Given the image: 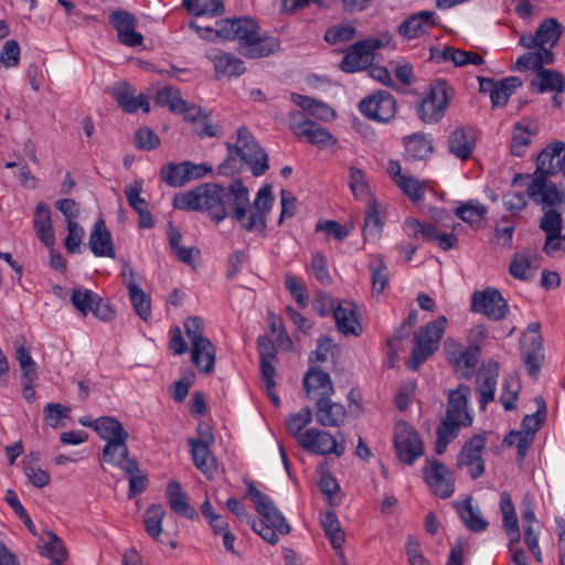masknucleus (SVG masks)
Returning a JSON list of instances; mask_svg holds the SVG:
<instances>
[{"instance_id": "f03ea898", "label": "nucleus", "mask_w": 565, "mask_h": 565, "mask_svg": "<svg viewBox=\"0 0 565 565\" xmlns=\"http://www.w3.org/2000/svg\"><path fill=\"white\" fill-rule=\"evenodd\" d=\"M227 158L218 166L217 170L222 175H232L246 166L255 177L264 174L268 166V156L258 145L246 126L237 129V142L226 143Z\"/></svg>"}, {"instance_id": "b1692460", "label": "nucleus", "mask_w": 565, "mask_h": 565, "mask_svg": "<svg viewBox=\"0 0 565 565\" xmlns=\"http://www.w3.org/2000/svg\"><path fill=\"white\" fill-rule=\"evenodd\" d=\"M302 383L306 395L310 399L331 396L334 393L329 373L313 366L305 373Z\"/></svg>"}, {"instance_id": "49530a36", "label": "nucleus", "mask_w": 565, "mask_h": 565, "mask_svg": "<svg viewBox=\"0 0 565 565\" xmlns=\"http://www.w3.org/2000/svg\"><path fill=\"white\" fill-rule=\"evenodd\" d=\"M166 515V510L161 504H151L143 513V523L146 532L156 541H160L162 533V520Z\"/></svg>"}, {"instance_id": "e2e57ef3", "label": "nucleus", "mask_w": 565, "mask_h": 565, "mask_svg": "<svg viewBox=\"0 0 565 565\" xmlns=\"http://www.w3.org/2000/svg\"><path fill=\"white\" fill-rule=\"evenodd\" d=\"M20 45L15 40H8L0 51V65L6 68L14 67L20 62Z\"/></svg>"}, {"instance_id": "f3484780", "label": "nucleus", "mask_w": 565, "mask_h": 565, "mask_svg": "<svg viewBox=\"0 0 565 565\" xmlns=\"http://www.w3.org/2000/svg\"><path fill=\"white\" fill-rule=\"evenodd\" d=\"M128 439L109 440L103 447L99 459L114 467L122 469L127 475L139 472V463L130 457Z\"/></svg>"}, {"instance_id": "58836bf2", "label": "nucleus", "mask_w": 565, "mask_h": 565, "mask_svg": "<svg viewBox=\"0 0 565 565\" xmlns=\"http://www.w3.org/2000/svg\"><path fill=\"white\" fill-rule=\"evenodd\" d=\"M185 119L193 124V132L199 137L204 138L218 136L220 127L214 126L210 120V116L202 113V110L196 106L192 105V108L188 115H185Z\"/></svg>"}, {"instance_id": "603ef678", "label": "nucleus", "mask_w": 565, "mask_h": 565, "mask_svg": "<svg viewBox=\"0 0 565 565\" xmlns=\"http://www.w3.org/2000/svg\"><path fill=\"white\" fill-rule=\"evenodd\" d=\"M21 342L17 345L15 356L20 364L22 371V379H38V365L35 361L32 359L30 351L25 348V339L21 337L17 340V343Z\"/></svg>"}, {"instance_id": "cd10ccee", "label": "nucleus", "mask_w": 565, "mask_h": 565, "mask_svg": "<svg viewBox=\"0 0 565 565\" xmlns=\"http://www.w3.org/2000/svg\"><path fill=\"white\" fill-rule=\"evenodd\" d=\"M530 87L536 94L550 92L559 95L565 90V76L559 71L542 68L535 73Z\"/></svg>"}, {"instance_id": "37998d69", "label": "nucleus", "mask_w": 565, "mask_h": 565, "mask_svg": "<svg viewBox=\"0 0 565 565\" xmlns=\"http://www.w3.org/2000/svg\"><path fill=\"white\" fill-rule=\"evenodd\" d=\"M182 4L195 17H218L225 11L222 0H183Z\"/></svg>"}, {"instance_id": "9d476101", "label": "nucleus", "mask_w": 565, "mask_h": 565, "mask_svg": "<svg viewBox=\"0 0 565 565\" xmlns=\"http://www.w3.org/2000/svg\"><path fill=\"white\" fill-rule=\"evenodd\" d=\"M289 127L298 138H306L309 143L327 147L337 142L331 132L321 125L308 119L301 111H291Z\"/></svg>"}, {"instance_id": "a878e982", "label": "nucleus", "mask_w": 565, "mask_h": 565, "mask_svg": "<svg viewBox=\"0 0 565 565\" xmlns=\"http://www.w3.org/2000/svg\"><path fill=\"white\" fill-rule=\"evenodd\" d=\"M331 396L319 397L316 402L317 422L324 427H338L345 417L347 411L340 403L332 402Z\"/></svg>"}, {"instance_id": "c756f323", "label": "nucleus", "mask_w": 565, "mask_h": 565, "mask_svg": "<svg viewBox=\"0 0 565 565\" xmlns=\"http://www.w3.org/2000/svg\"><path fill=\"white\" fill-rule=\"evenodd\" d=\"M33 226L40 241L52 247L55 243L54 230L52 226L51 209L46 203H39L34 211Z\"/></svg>"}, {"instance_id": "69168bd1", "label": "nucleus", "mask_w": 565, "mask_h": 565, "mask_svg": "<svg viewBox=\"0 0 565 565\" xmlns=\"http://www.w3.org/2000/svg\"><path fill=\"white\" fill-rule=\"evenodd\" d=\"M396 184L414 202L420 201L425 195L423 184L412 175L402 177Z\"/></svg>"}, {"instance_id": "f257e3e1", "label": "nucleus", "mask_w": 565, "mask_h": 565, "mask_svg": "<svg viewBox=\"0 0 565 565\" xmlns=\"http://www.w3.org/2000/svg\"><path fill=\"white\" fill-rule=\"evenodd\" d=\"M274 201L271 188L266 184L257 192L249 211L248 189L241 180H234L227 188L217 183H203L178 193L173 196L172 205L178 210L205 212L216 224L231 216L246 232L264 233Z\"/></svg>"}, {"instance_id": "79ce46f5", "label": "nucleus", "mask_w": 565, "mask_h": 565, "mask_svg": "<svg viewBox=\"0 0 565 565\" xmlns=\"http://www.w3.org/2000/svg\"><path fill=\"white\" fill-rule=\"evenodd\" d=\"M43 551L41 554L51 559V562H64L68 554L64 542L52 531H45L41 537Z\"/></svg>"}, {"instance_id": "2f4dec72", "label": "nucleus", "mask_w": 565, "mask_h": 565, "mask_svg": "<svg viewBox=\"0 0 565 565\" xmlns=\"http://www.w3.org/2000/svg\"><path fill=\"white\" fill-rule=\"evenodd\" d=\"M475 146L476 142L472 134L468 132L463 127L455 129L449 135V152L462 161L471 157Z\"/></svg>"}, {"instance_id": "338daca9", "label": "nucleus", "mask_w": 565, "mask_h": 565, "mask_svg": "<svg viewBox=\"0 0 565 565\" xmlns=\"http://www.w3.org/2000/svg\"><path fill=\"white\" fill-rule=\"evenodd\" d=\"M67 236L64 244L68 253L75 254L81 252V244L85 236L84 228L77 222H70L67 224Z\"/></svg>"}, {"instance_id": "72a5a7b5", "label": "nucleus", "mask_w": 565, "mask_h": 565, "mask_svg": "<svg viewBox=\"0 0 565 565\" xmlns=\"http://www.w3.org/2000/svg\"><path fill=\"white\" fill-rule=\"evenodd\" d=\"M94 430L97 435L108 443L109 440L128 439L129 434L122 424L111 416H103L94 420Z\"/></svg>"}, {"instance_id": "4be33fe9", "label": "nucleus", "mask_w": 565, "mask_h": 565, "mask_svg": "<svg viewBox=\"0 0 565 565\" xmlns=\"http://www.w3.org/2000/svg\"><path fill=\"white\" fill-rule=\"evenodd\" d=\"M326 302L330 306L333 312V317L337 323V328L343 334L358 335L361 326L358 319L356 306L351 301H340L337 307L333 308L331 299L326 297Z\"/></svg>"}, {"instance_id": "09e8293b", "label": "nucleus", "mask_w": 565, "mask_h": 565, "mask_svg": "<svg viewBox=\"0 0 565 565\" xmlns=\"http://www.w3.org/2000/svg\"><path fill=\"white\" fill-rule=\"evenodd\" d=\"M185 161L180 163L169 162L160 170V179L173 188H181L189 182Z\"/></svg>"}, {"instance_id": "5701e85b", "label": "nucleus", "mask_w": 565, "mask_h": 565, "mask_svg": "<svg viewBox=\"0 0 565 565\" xmlns=\"http://www.w3.org/2000/svg\"><path fill=\"white\" fill-rule=\"evenodd\" d=\"M436 25L435 12L419 11L407 17L397 28V33L407 40L417 39Z\"/></svg>"}, {"instance_id": "6e6d98bb", "label": "nucleus", "mask_w": 565, "mask_h": 565, "mask_svg": "<svg viewBox=\"0 0 565 565\" xmlns=\"http://www.w3.org/2000/svg\"><path fill=\"white\" fill-rule=\"evenodd\" d=\"M527 127L522 126L520 122L513 127L511 140V153L516 157L524 156L527 147L531 143V136L534 135Z\"/></svg>"}, {"instance_id": "423d86ee", "label": "nucleus", "mask_w": 565, "mask_h": 565, "mask_svg": "<svg viewBox=\"0 0 565 565\" xmlns=\"http://www.w3.org/2000/svg\"><path fill=\"white\" fill-rule=\"evenodd\" d=\"M338 436L341 438L340 440L326 430L311 428L298 437V444L312 454H334L339 457L345 450V438L342 433H338Z\"/></svg>"}, {"instance_id": "864d4df0", "label": "nucleus", "mask_w": 565, "mask_h": 565, "mask_svg": "<svg viewBox=\"0 0 565 565\" xmlns=\"http://www.w3.org/2000/svg\"><path fill=\"white\" fill-rule=\"evenodd\" d=\"M536 34L541 45L550 43L553 47L562 35V25L555 18L545 19L536 29Z\"/></svg>"}, {"instance_id": "3c124183", "label": "nucleus", "mask_w": 565, "mask_h": 565, "mask_svg": "<svg viewBox=\"0 0 565 565\" xmlns=\"http://www.w3.org/2000/svg\"><path fill=\"white\" fill-rule=\"evenodd\" d=\"M369 269L371 271L373 292L381 294L388 285V268L383 256L377 255L369 264Z\"/></svg>"}, {"instance_id": "e433bc0d", "label": "nucleus", "mask_w": 565, "mask_h": 565, "mask_svg": "<svg viewBox=\"0 0 565 565\" xmlns=\"http://www.w3.org/2000/svg\"><path fill=\"white\" fill-rule=\"evenodd\" d=\"M557 156V150L553 141L539 153L534 177L545 175V178H547V175L557 174L561 171Z\"/></svg>"}, {"instance_id": "393cba45", "label": "nucleus", "mask_w": 565, "mask_h": 565, "mask_svg": "<svg viewBox=\"0 0 565 565\" xmlns=\"http://www.w3.org/2000/svg\"><path fill=\"white\" fill-rule=\"evenodd\" d=\"M207 57L213 63L217 76L238 77L246 72L244 62L232 53L213 49L207 53Z\"/></svg>"}, {"instance_id": "a18cd8bd", "label": "nucleus", "mask_w": 565, "mask_h": 565, "mask_svg": "<svg viewBox=\"0 0 565 565\" xmlns=\"http://www.w3.org/2000/svg\"><path fill=\"white\" fill-rule=\"evenodd\" d=\"M321 526L334 550H340L345 541L344 531L333 511H328L321 520Z\"/></svg>"}, {"instance_id": "bf43d9fd", "label": "nucleus", "mask_w": 565, "mask_h": 565, "mask_svg": "<svg viewBox=\"0 0 565 565\" xmlns=\"http://www.w3.org/2000/svg\"><path fill=\"white\" fill-rule=\"evenodd\" d=\"M532 266L531 256L526 253H515L509 267V274L519 280H527Z\"/></svg>"}, {"instance_id": "0eeeda50", "label": "nucleus", "mask_w": 565, "mask_h": 565, "mask_svg": "<svg viewBox=\"0 0 565 565\" xmlns=\"http://www.w3.org/2000/svg\"><path fill=\"white\" fill-rule=\"evenodd\" d=\"M215 36L226 41H237V47H243L253 35L260 31V25L249 17L221 19L215 23Z\"/></svg>"}, {"instance_id": "4c0bfd02", "label": "nucleus", "mask_w": 565, "mask_h": 565, "mask_svg": "<svg viewBox=\"0 0 565 565\" xmlns=\"http://www.w3.org/2000/svg\"><path fill=\"white\" fill-rule=\"evenodd\" d=\"M370 65V56L363 46H358V42L352 44L343 56L340 68L345 73H355L366 68Z\"/></svg>"}, {"instance_id": "39448f33", "label": "nucleus", "mask_w": 565, "mask_h": 565, "mask_svg": "<svg viewBox=\"0 0 565 565\" xmlns=\"http://www.w3.org/2000/svg\"><path fill=\"white\" fill-rule=\"evenodd\" d=\"M521 359L525 365L527 374L532 379H537L544 364L545 355L543 348V338L540 333V323L532 322L527 326L520 340Z\"/></svg>"}, {"instance_id": "1a4fd4ad", "label": "nucleus", "mask_w": 565, "mask_h": 565, "mask_svg": "<svg viewBox=\"0 0 565 565\" xmlns=\"http://www.w3.org/2000/svg\"><path fill=\"white\" fill-rule=\"evenodd\" d=\"M394 446L398 459L406 465H413L424 454L423 443L418 433L405 422H399L395 425Z\"/></svg>"}, {"instance_id": "774afa93", "label": "nucleus", "mask_w": 565, "mask_h": 565, "mask_svg": "<svg viewBox=\"0 0 565 565\" xmlns=\"http://www.w3.org/2000/svg\"><path fill=\"white\" fill-rule=\"evenodd\" d=\"M356 35V29L352 25H339L330 28L324 33V40L330 44L348 42Z\"/></svg>"}, {"instance_id": "473e14b6", "label": "nucleus", "mask_w": 565, "mask_h": 565, "mask_svg": "<svg viewBox=\"0 0 565 565\" xmlns=\"http://www.w3.org/2000/svg\"><path fill=\"white\" fill-rule=\"evenodd\" d=\"M522 85L523 82L518 76H509L501 81H495V86H493V88H489L492 107L505 106L509 102V98Z\"/></svg>"}, {"instance_id": "dca6fc26", "label": "nucleus", "mask_w": 565, "mask_h": 565, "mask_svg": "<svg viewBox=\"0 0 565 565\" xmlns=\"http://www.w3.org/2000/svg\"><path fill=\"white\" fill-rule=\"evenodd\" d=\"M108 20L117 31L119 43L129 47L142 45L143 35L136 31L138 20L135 14L126 10H116L108 15Z\"/></svg>"}, {"instance_id": "5fc2aeb1", "label": "nucleus", "mask_w": 565, "mask_h": 565, "mask_svg": "<svg viewBox=\"0 0 565 565\" xmlns=\"http://www.w3.org/2000/svg\"><path fill=\"white\" fill-rule=\"evenodd\" d=\"M184 329L188 338L191 340V343L194 347L195 355H198V351L200 347L204 349L211 348V340L205 338L202 333V322L198 317H190L184 322Z\"/></svg>"}, {"instance_id": "412c9836", "label": "nucleus", "mask_w": 565, "mask_h": 565, "mask_svg": "<svg viewBox=\"0 0 565 565\" xmlns=\"http://www.w3.org/2000/svg\"><path fill=\"white\" fill-rule=\"evenodd\" d=\"M113 97L126 113H136L142 109L145 113L150 111V103L145 94L136 96V89L127 82H120L113 88Z\"/></svg>"}, {"instance_id": "ea45409f", "label": "nucleus", "mask_w": 565, "mask_h": 565, "mask_svg": "<svg viewBox=\"0 0 565 565\" xmlns=\"http://www.w3.org/2000/svg\"><path fill=\"white\" fill-rule=\"evenodd\" d=\"M457 512L465 525L472 532H482L487 529L488 522L481 516L480 512L475 510L471 499L456 503Z\"/></svg>"}, {"instance_id": "a211bd4d", "label": "nucleus", "mask_w": 565, "mask_h": 565, "mask_svg": "<svg viewBox=\"0 0 565 565\" xmlns=\"http://www.w3.org/2000/svg\"><path fill=\"white\" fill-rule=\"evenodd\" d=\"M500 366L495 361L482 363L477 373V391L480 395V407L484 409L494 399Z\"/></svg>"}, {"instance_id": "aec40b11", "label": "nucleus", "mask_w": 565, "mask_h": 565, "mask_svg": "<svg viewBox=\"0 0 565 565\" xmlns=\"http://www.w3.org/2000/svg\"><path fill=\"white\" fill-rule=\"evenodd\" d=\"M280 50V40L269 34H262L257 31L256 35L245 43L243 47H237V52L246 58L255 60L270 56Z\"/></svg>"}, {"instance_id": "c03bdc74", "label": "nucleus", "mask_w": 565, "mask_h": 565, "mask_svg": "<svg viewBox=\"0 0 565 565\" xmlns=\"http://www.w3.org/2000/svg\"><path fill=\"white\" fill-rule=\"evenodd\" d=\"M481 355V347L479 343H470V345L461 351L454 363L458 370H462L461 376L469 379L472 371L479 362Z\"/></svg>"}, {"instance_id": "de8ad7c7", "label": "nucleus", "mask_w": 565, "mask_h": 565, "mask_svg": "<svg viewBox=\"0 0 565 565\" xmlns=\"http://www.w3.org/2000/svg\"><path fill=\"white\" fill-rule=\"evenodd\" d=\"M487 213L488 207L478 201H468L455 211L456 216L471 226H479Z\"/></svg>"}, {"instance_id": "680f3d73", "label": "nucleus", "mask_w": 565, "mask_h": 565, "mask_svg": "<svg viewBox=\"0 0 565 565\" xmlns=\"http://www.w3.org/2000/svg\"><path fill=\"white\" fill-rule=\"evenodd\" d=\"M544 215L540 222V228L546 233V236L550 234H561L562 233V214L556 209H546L543 210Z\"/></svg>"}, {"instance_id": "2eb2a0df", "label": "nucleus", "mask_w": 565, "mask_h": 565, "mask_svg": "<svg viewBox=\"0 0 565 565\" xmlns=\"http://www.w3.org/2000/svg\"><path fill=\"white\" fill-rule=\"evenodd\" d=\"M526 194L542 210L555 209L565 201V193L559 190L555 183L548 181L545 175H536L527 186Z\"/></svg>"}, {"instance_id": "8fccbe9b", "label": "nucleus", "mask_w": 565, "mask_h": 565, "mask_svg": "<svg viewBox=\"0 0 565 565\" xmlns=\"http://www.w3.org/2000/svg\"><path fill=\"white\" fill-rule=\"evenodd\" d=\"M129 290L130 301L137 312V315L145 321L151 316L150 300L147 298L145 291L137 285L136 281H129L127 284Z\"/></svg>"}, {"instance_id": "bb28decb", "label": "nucleus", "mask_w": 565, "mask_h": 565, "mask_svg": "<svg viewBox=\"0 0 565 565\" xmlns=\"http://www.w3.org/2000/svg\"><path fill=\"white\" fill-rule=\"evenodd\" d=\"M89 248L96 257H116L113 237L103 218H98L90 232Z\"/></svg>"}, {"instance_id": "c85d7f7f", "label": "nucleus", "mask_w": 565, "mask_h": 565, "mask_svg": "<svg viewBox=\"0 0 565 565\" xmlns=\"http://www.w3.org/2000/svg\"><path fill=\"white\" fill-rule=\"evenodd\" d=\"M168 503L173 512L189 520H198L195 509L188 502V497L177 480L169 481L167 486Z\"/></svg>"}, {"instance_id": "9b49d317", "label": "nucleus", "mask_w": 565, "mask_h": 565, "mask_svg": "<svg viewBox=\"0 0 565 565\" xmlns=\"http://www.w3.org/2000/svg\"><path fill=\"white\" fill-rule=\"evenodd\" d=\"M359 110L369 119L388 122L396 115L397 103L391 93L380 89L364 97L359 103Z\"/></svg>"}, {"instance_id": "20e7f679", "label": "nucleus", "mask_w": 565, "mask_h": 565, "mask_svg": "<svg viewBox=\"0 0 565 565\" xmlns=\"http://www.w3.org/2000/svg\"><path fill=\"white\" fill-rule=\"evenodd\" d=\"M446 324L447 319L440 316L415 334L414 348L407 361L408 369L416 371L438 349Z\"/></svg>"}, {"instance_id": "0e129e2a", "label": "nucleus", "mask_w": 565, "mask_h": 565, "mask_svg": "<svg viewBox=\"0 0 565 565\" xmlns=\"http://www.w3.org/2000/svg\"><path fill=\"white\" fill-rule=\"evenodd\" d=\"M349 185L355 198H366L367 200L369 198H372L370 195L369 185L365 181L363 172L355 167L350 169Z\"/></svg>"}, {"instance_id": "4d7b16f0", "label": "nucleus", "mask_w": 565, "mask_h": 565, "mask_svg": "<svg viewBox=\"0 0 565 565\" xmlns=\"http://www.w3.org/2000/svg\"><path fill=\"white\" fill-rule=\"evenodd\" d=\"M191 360L200 371L210 373L214 369L215 364L214 344L211 342V348L204 347V349L200 347L198 355H195L194 347L192 345Z\"/></svg>"}, {"instance_id": "6e6552de", "label": "nucleus", "mask_w": 565, "mask_h": 565, "mask_svg": "<svg viewBox=\"0 0 565 565\" xmlns=\"http://www.w3.org/2000/svg\"><path fill=\"white\" fill-rule=\"evenodd\" d=\"M471 310L484 315L490 320L500 321L508 316L509 306L498 289L487 287L472 294Z\"/></svg>"}, {"instance_id": "4468645a", "label": "nucleus", "mask_w": 565, "mask_h": 565, "mask_svg": "<svg viewBox=\"0 0 565 565\" xmlns=\"http://www.w3.org/2000/svg\"><path fill=\"white\" fill-rule=\"evenodd\" d=\"M486 447V436L475 435L465 443L457 456L456 466L458 468H468L472 479H477L484 473V461L482 451Z\"/></svg>"}, {"instance_id": "7c9ffc66", "label": "nucleus", "mask_w": 565, "mask_h": 565, "mask_svg": "<svg viewBox=\"0 0 565 565\" xmlns=\"http://www.w3.org/2000/svg\"><path fill=\"white\" fill-rule=\"evenodd\" d=\"M470 387L467 384H460L457 388L450 390L448 393L446 415L459 420L467 419V424H471V418L467 412L468 397Z\"/></svg>"}, {"instance_id": "c9c22d12", "label": "nucleus", "mask_w": 565, "mask_h": 565, "mask_svg": "<svg viewBox=\"0 0 565 565\" xmlns=\"http://www.w3.org/2000/svg\"><path fill=\"white\" fill-rule=\"evenodd\" d=\"M405 154L409 160H425L434 151L431 139L425 135L415 134L404 138Z\"/></svg>"}, {"instance_id": "a19ab883", "label": "nucleus", "mask_w": 565, "mask_h": 565, "mask_svg": "<svg viewBox=\"0 0 565 565\" xmlns=\"http://www.w3.org/2000/svg\"><path fill=\"white\" fill-rule=\"evenodd\" d=\"M383 223L380 217L377 202L374 198L367 200V211L364 216V239H377L381 236Z\"/></svg>"}, {"instance_id": "7ed1b4c3", "label": "nucleus", "mask_w": 565, "mask_h": 565, "mask_svg": "<svg viewBox=\"0 0 565 565\" xmlns=\"http://www.w3.org/2000/svg\"><path fill=\"white\" fill-rule=\"evenodd\" d=\"M454 90L446 79L434 81L425 98L416 105L419 119L425 124L439 122L445 116Z\"/></svg>"}, {"instance_id": "052dcab7", "label": "nucleus", "mask_w": 565, "mask_h": 565, "mask_svg": "<svg viewBox=\"0 0 565 565\" xmlns=\"http://www.w3.org/2000/svg\"><path fill=\"white\" fill-rule=\"evenodd\" d=\"M312 420V411L310 407H303L299 413L291 414L287 420V428L292 436L297 438L302 434L301 430Z\"/></svg>"}, {"instance_id": "6ab92c4d", "label": "nucleus", "mask_w": 565, "mask_h": 565, "mask_svg": "<svg viewBox=\"0 0 565 565\" xmlns=\"http://www.w3.org/2000/svg\"><path fill=\"white\" fill-rule=\"evenodd\" d=\"M213 443V434L207 428L203 439H189L195 467L210 477L216 471L215 458L210 449Z\"/></svg>"}, {"instance_id": "13d9d810", "label": "nucleus", "mask_w": 565, "mask_h": 565, "mask_svg": "<svg viewBox=\"0 0 565 565\" xmlns=\"http://www.w3.org/2000/svg\"><path fill=\"white\" fill-rule=\"evenodd\" d=\"M96 296L89 289L76 288L73 289L71 302L83 316H87L93 309Z\"/></svg>"}, {"instance_id": "f704fd0d", "label": "nucleus", "mask_w": 565, "mask_h": 565, "mask_svg": "<svg viewBox=\"0 0 565 565\" xmlns=\"http://www.w3.org/2000/svg\"><path fill=\"white\" fill-rule=\"evenodd\" d=\"M154 102L158 106L168 107L170 111L188 115L192 105L189 106L181 97L180 89L173 86H166L158 90Z\"/></svg>"}, {"instance_id": "f8f14e48", "label": "nucleus", "mask_w": 565, "mask_h": 565, "mask_svg": "<svg viewBox=\"0 0 565 565\" xmlns=\"http://www.w3.org/2000/svg\"><path fill=\"white\" fill-rule=\"evenodd\" d=\"M247 495L255 503V508L264 521L271 524L282 535L289 534L290 525L286 521L280 510L274 504L273 500L259 491L253 482L247 483Z\"/></svg>"}, {"instance_id": "ddd939ff", "label": "nucleus", "mask_w": 565, "mask_h": 565, "mask_svg": "<svg viewBox=\"0 0 565 565\" xmlns=\"http://www.w3.org/2000/svg\"><path fill=\"white\" fill-rule=\"evenodd\" d=\"M426 483L436 497L447 499L455 491V479L452 472L440 461L427 460L423 468Z\"/></svg>"}]
</instances>
